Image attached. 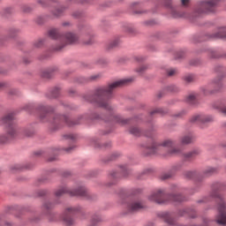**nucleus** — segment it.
<instances>
[{
	"instance_id": "f257e3e1",
	"label": "nucleus",
	"mask_w": 226,
	"mask_h": 226,
	"mask_svg": "<svg viewBox=\"0 0 226 226\" xmlns=\"http://www.w3.org/2000/svg\"><path fill=\"white\" fill-rule=\"evenodd\" d=\"M133 81V79H124L118 81H115L109 84L108 87H101L95 90V93L92 96H86L85 99L90 103H95L98 107H102L106 110H113L112 106L109 103V99L112 98V93L117 87L121 86H126L129 82Z\"/></svg>"
},
{
	"instance_id": "f03ea898",
	"label": "nucleus",
	"mask_w": 226,
	"mask_h": 226,
	"mask_svg": "<svg viewBox=\"0 0 226 226\" xmlns=\"http://www.w3.org/2000/svg\"><path fill=\"white\" fill-rule=\"evenodd\" d=\"M15 116L12 113L5 115L0 119V126L7 127V133L0 134V144H6L8 140L19 136V129L13 124Z\"/></svg>"
},
{
	"instance_id": "7ed1b4c3",
	"label": "nucleus",
	"mask_w": 226,
	"mask_h": 226,
	"mask_svg": "<svg viewBox=\"0 0 226 226\" xmlns=\"http://www.w3.org/2000/svg\"><path fill=\"white\" fill-rule=\"evenodd\" d=\"M148 200L155 202L156 204H167V202H183L185 197L181 194L169 195L163 189H157L154 191L149 196Z\"/></svg>"
},
{
	"instance_id": "20e7f679",
	"label": "nucleus",
	"mask_w": 226,
	"mask_h": 226,
	"mask_svg": "<svg viewBox=\"0 0 226 226\" xmlns=\"http://www.w3.org/2000/svg\"><path fill=\"white\" fill-rule=\"evenodd\" d=\"M49 36L52 40H58L60 45L56 48V50H61L66 45H72V43H77L79 41V36L73 33H67L65 34H61L59 30L56 28H52L49 31Z\"/></svg>"
},
{
	"instance_id": "39448f33",
	"label": "nucleus",
	"mask_w": 226,
	"mask_h": 226,
	"mask_svg": "<svg viewBox=\"0 0 226 226\" xmlns=\"http://www.w3.org/2000/svg\"><path fill=\"white\" fill-rule=\"evenodd\" d=\"M212 196L216 199L218 215L216 222L219 225H226V202L222 194H220V185L213 187Z\"/></svg>"
},
{
	"instance_id": "423d86ee",
	"label": "nucleus",
	"mask_w": 226,
	"mask_h": 226,
	"mask_svg": "<svg viewBox=\"0 0 226 226\" xmlns=\"http://www.w3.org/2000/svg\"><path fill=\"white\" fill-rule=\"evenodd\" d=\"M174 146H176V142L172 139H165L162 143L153 141L151 145L145 147L147 150L146 154H163L165 147H174Z\"/></svg>"
},
{
	"instance_id": "0eeeda50",
	"label": "nucleus",
	"mask_w": 226,
	"mask_h": 226,
	"mask_svg": "<svg viewBox=\"0 0 226 226\" xmlns=\"http://www.w3.org/2000/svg\"><path fill=\"white\" fill-rule=\"evenodd\" d=\"M68 193L71 197H85V199H89V192L86 187H79L77 190H72L66 186L60 187L56 191V197H63V195Z\"/></svg>"
},
{
	"instance_id": "6e6552de",
	"label": "nucleus",
	"mask_w": 226,
	"mask_h": 226,
	"mask_svg": "<svg viewBox=\"0 0 226 226\" xmlns=\"http://www.w3.org/2000/svg\"><path fill=\"white\" fill-rule=\"evenodd\" d=\"M219 2L220 0H208L201 2L199 4L198 8L196 9V13L200 15V13L215 11V10H216V6H218Z\"/></svg>"
},
{
	"instance_id": "1a4fd4ad",
	"label": "nucleus",
	"mask_w": 226,
	"mask_h": 226,
	"mask_svg": "<svg viewBox=\"0 0 226 226\" xmlns=\"http://www.w3.org/2000/svg\"><path fill=\"white\" fill-rule=\"evenodd\" d=\"M80 207H69L65 209L64 222L66 225H72L73 224V218H72V215H75L79 213Z\"/></svg>"
},
{
	"instance_id": "9d476101",
	"label": "nucleus",
	"mask_w": 226,
	"mask_h": 226,
	"mask_svg": "<svg viewBox=\"0 0 226 226\" xmlns=\"http://www.w3.org/2000/svg\"><path fill=\"white\" fill-rule=\"evenodd\" d=\"M144 203L139 200H127L126 208L128 213H135V211H139V209H143Z\"/></svg>"
},
{
	"instance_id": "9b49d317",
	"label": "nucleus",
	"mask_w": 226,
	"mask_h": 226,
	"mask_svg": "<svg viewBox=\"0 0 226 226\" xmlns=\"http://www.w3.org/2000/svg\"><path fill=\"white\" fill-rule=\"evenodd\" d=\"M57 123H65L68 126H75V124H79V121L72 120L70 117L66 116H58L54 119V124H57Z\"/></svg>"
},
{
	"instance_id": "f8f14e48",
	"label": "nucleus",
	"mask_w": 226,
	"mask_h": 226,
	"mask_svg": "<svg viewBox=\"0 0 226 226\" xmlns=\"http://www.w3.org/2000/svg\"><path fill=\"white\" fill-rule=\"evenodd\" d=\"M213 121V117L202 114L194 115L191 117V123H209Z\"/></svg>"
},
{
	"instance_id": "ddd939ff",
	"label": "nucleus",
	"mask_w": 226,
	"mask_h": 226,
	"mask_svg": "<svg viewBox=\"0 0 226 226\" xmlns=\"http://www.w3.org/2000/svg\"><path fill=\"white\" fill-rule=\"evenodd\" d=\"M171 0H167L165 5L170 10V13L174 17V19H179L180 17H185V14L177 11V9L174 6H172V4L170 3Z\"/></svg>"
},
{
	"instance_id": "4468645a",
	"label": "nucleus",
	"mask_w": 226,
	"mask_h": 226,
	"mask_svg": "<svg viewBox=\"0 0 226 226\" xmlns=\"http://www.w3.org/2000/svg\"><path fill=\"white\" fill-rule=\"evenodd\" d=\"M195 140V136L192 133H187L180 138V143L183 146H188V144L193 143Z\"/></svg>"
},
{
	"instance_id": "2eb2a0df",
	"label": "nucleus",
	"mask_w": 226,
	"mask_h": 226,
	"mask_svg": "<svg viewBox=\"0 0 226 226\" xmlns=\"http://www.w3.org/2000/svg\"><path fill=\"white\" fill-rule=\"evenodd\" d=\"M105 121H111L112 123H118V124H126L128 120L123 119L119 115L112 114L109 119H105Z\"/></svg>"
},
{
	"instance_id": "dca6fc26",
	"label": "nucleus",
	"mask_w": 226,
	"mask_h": 226,
	"mask_svg": "<svg viewBox=\"0 0 226 226\" xmlns=\"http://www.w3.org/2000/svg\"><path fill=\"white\" fill-rule=\"evenodd\" d=\"M52 110L54 109L51 107L43 106V105L39 106L41 119H43L45 117H47V114H49V112H52Z\"/></svg>"
},
{
	"instance_id": "f3484780",
	"label": "nucleus",
	"mask_w": 226,
	"mask_h": 226,
	"mask_svg": "<svg viewBox=\"0 0 226 226\" xmlns=\"http://www.w3.org/2000/svg\"><path fill=\"white\" fill-rule=\"evenodd\" d=\"M199 154H200V150L194 149L191 152L185 154L184 158L185 160H193V158H195V156H199Z\"/></svg>"
},
{
	"instance_id": "a211bd4d",
	"label": "nucleus",
	"mask_w": 226,
	"mask_h": 226,
	"mask_svg": "<svg viewBox=\"0 0 226 226\" xmlns=\"http://www.w3.org/2000/svg\"><path fill=\"white\" fill-rule=\"evenodd\" d=\"M211 38H226V27H220Z\"/></svg>"
},
{
	"instance_id": "6ab92c4d",
	"label": "nucleus",
	"mask_w": 226,
	"mask_h": 226,
	"mask_svg": "<svg viewBox=\"0 0 226 226\" xmlns=\"http://www.w3.org/2000/svg\"><path fill=\"white\" fill-rule=\"evenodd\" d=\"M165 93H177L179 92V87L176 85H168L164 87Z\"/></svg>"
},
{
	"instance_id": "aec40b11",
	"label": "nucleus",
	"mask_w": 226,
	"mask_h": 226,
	"mask_svg": "<svg viewBox=\"0 0 226 226\" xmlns=\"http://www.w3.org/2000/svg\"><path fill=\"white\" fill-rule=\"evenodd\" d=\"M163 219L165 220L166 223H169V225H176V221L172 218L170 214L165 213L163 214Z\"/></svg>"
},
{
	"instance_id": "412c9836",
	"label": "nucleus",
	"mask_w": 226,
	"mask_h": 226,
	"mask_svg": "<svg viewBox=\"0 0 226 226\" xmlns=\"http://www.w3.org/2000/svg\"><path fill=\"white\" fill-rule=\"evenodd\" d=\"M186 102L191 105H195L197 103V95L195 94H191L187 96Z\"/></svg>"
},
{
	"instance_id": "4be33fe9",
	"label": "nucleus",
	"mask_w": 226,
	"mask_h": 226,
	"mask_svg": "<svg viewBox=\"0 0 226 226\" xmlns=\"http://www.w3.org/2000/svg\"><path fill=\"white\" fill-rule=\"evenodd\" d=\"M176 170V169L171 170L170 171L167 172V173H163L162 175H161V179L162 181H165V179H170V177H172L174 176V171Z\"/></svg>"
},
{
	"instance_id": "5701e85b",
	"label": "nucleus",
	"mask_w": 226,
	"mask_h": 226,
	"mask_svg": "<svg viewBox=\"0 0 226 226\" xmlns=\"http://www.w3.org/2000/svg\"><path fill=\"white\" fill-rule=\"evenodd\" d=\"M218 172V168L209 167L204 171L205 176H213V174H216Z\"/></svg>"
},
{
	"instance_id": "b1692460",
	"label": "nucleus",
	"mask_w": 226,
	"mask_h": 226,
	"mask_svg": "<svg viewBox=\"0 0 226 226\" xmlns=\"http://www.w3.org/2000/svg\"><path fill=\"white\" fill-rule=\"evenodd\" d=\"M120 41L118 39L111 41L107 46L108 50H110L111 49H116V47H117Z\"/></svg>"
},
{
	"instance_id": "393cba45",
	"label": "nucleus",
	"mask_w": 226,
	"mask_h": 226,
	"mask_svg": "<svg viewBox=\"0 0 226 226\" xmlns=\"http://www.w3.org/2000/svg\"><path fill=\"white\" fill-rule=\"evenodd\" d=\"M64 11V8L63 7H58L56 8L53 11L52 14L54 17H61L63 15V12Z\"/></svg>"
},
{
	"instance_id": "a878e982",
	"label": "nucleus",
	"mask_w": 226,
	"mask_h": 226,
	"mask_svg": "<svg viewBox=\"0 0 226 226\" xmlns=\"http://www.w3.org/2000/svg\"><path fill=\"white\" fill-rule=\"evenodd\" d=\"M54 72H57V68L53 67L49 69L48 71L44 72L42 77L45 79H50V73H54Z\"/></svg>"
},
{
	"instance_id": "bb28decb",
	"label": "nucleus",
	"mask_w": 226,
	"mask_h": 226,
	"mask_svg": "<svg viewBox=\"0 0 226 226\" xmlns=\"http://www.w3.org/2000/svg\"><path fill=\"white\" fill-rule=\"evenodd\" d=\"M129 132L132 135H134V137H140V129L138 127H131Z\"/></svg>"
},
{
	"instance_id": "cd10ccee",
	"label": "nucleus",
	"mask_w": 226,
	"mask_h": 226,
	"mask_svg": "<svg viewBox=\"0 0 226 226\" xmlns=\"http://www.w3.org/2000/svg\"><path fill=\"white\" fill-rule=\"evenodd\" d=\"M184 80L187 82V84H190L195 80V76L193 74H187L184 77Z\"/></svg>"
},
{
	"instance_id": "c85d7f7f",
	"label": "nucleus",
	"mask_w": 226,
	"mask_h": 226,
	"mask_svg": "<svg viewBox=\"0 0 226 226\" xmlns=\"http://www.w3.org/2000/svg\"><path fill=\"white\" fill-rule=\"evenodd\" d=\"M184 177H185V179H193V177H195V172H193V171H185L184 173Z\"/></svg>"
},
{
	"instance_id": "c756f323",
	"label": "nucleus",
	"mask_w": 226,
	"mask_h": 226,
	"mask_svg": "<svg viewBox=\"0 0 226 226\" xmlns=\"http://www.w3.org/2000/svg\"><path fill=\"white\" fill-rule=\"evenodd\" d=\"M119 172H121L122 176L126 177L128 176V168L124 165L119 166Z\"/></svg>"
},
{
	"instance_id": "7c9ffc66",
	"label": "nucleus",
	"mask_w": 226,
	"mask_h": 226,
	"mask_svg": "<svg viewBox=\"0 0 226 226\" xmlns=\"http://www.w3.org/2000/svg\"><path fill=\"white\" fill-rule=\"evenodd\" d=\"M208 54H209V56L212 57L213 59H216V57H220V56L215 49H209Z\"/></svg>"
},
{
	"instance_id": "2f4dec72",
	"label": "nucleus",
	"mask_w": 226,
	"mask_h": 226,
	"mask_svg": "<svg viewBox=\"0 0 226 226\" xmlns=\"http://www.w3.org/2000/svg\"><path fill=\"white\" fill-rule=\"evenodd\" d=\"M168 77H174V75H177V69H170L167 71Z\"/></svg>"
},
{
	"instance_id": "473e14b6",
	"label": "nucleus",
	"mask_w": 226,
	"mask_h": 226,
	"mask_svg": "<svg viewBox=\"0 0 226 226\" xmlns=\"http://www.w3.org/2000/svg\"><path fill=\"white\" fill-rule=\"evenodd\" d=\"M181 153V149L179 148H171L169 150L168 154H179Z\"/></svg>"
},
{
	"instance_id": "72a5a7b5",
	"label": "nucleus",
	"mask_w": 226,
	"mask_h": 226,
	"mask_svg": "<svg viewBox=\"0 0 226 226\" xmlns=\"http://www.w3.org/2000/svg\"><path fill=\"white\" fill-rule=\"evenodd\" d=\"M111 179H117V177H121V173L119 172H117V171H112L110 174H109Z\"/></svg>"
},
{
	"instance_id": "f704fd0d",
	"label": "nucleus",
	"mask_w": 226,
	"mask_h": 226,
	"mask_svg": "<svg viewBox=\"0 0 226 226\" xmlns=\"http://www.w3.org/2000/svg\"><path fill=\"white\" fill-rule=\"evenodd\" d=\"M59 96V88H55L51 91V98H57Z\"/></svg>"
},
{
	"instance_id": "c9c22d12",
	"label": "nucleus",
	"mask_w": 226,
	"mask_h": 226,
	"mask_svg": "<svg viewBox=\"0 0 226 226\" xmlns=\"http://www.w3.org/2000/svg\"><path fill=\"white\" fill-rule=\"evenodd\" d=\"M151 116L154 114H163V109H155L150 112Z\"/></svg>"
},
{
	"instance_id": "e433bc0d",
	"label": "nucleus",
	"mask_w": 226,
	"mask_h": 226,
	"mask_svg": "<svg viewBox=\"0 0 226 226\" xmlns=\"http://www.w3.org/2000/svg\"><path fill=\"white\" fill-rule=\"evenodd\" d=\"M146 70H147V67L145 66V65H141L139 68H138V69L136 70V72H137L138 73H144V72H146Z\"/></svg>"
},
{
	"instance_id": "4c0bfd02",
	"label": "nucleus",
	"mask_w": 226,
	"mask_h": 226,
	"mask_svg": "<svg viewBox=\"0 0 226 226\" xmlns=\"http://www.w3.org/2000/svg\"><path fill=\"white\" fill-rule=\"evenodd\" d=\"M214 86H215L217 88L215 91H218L222 87V81L220 80H214Z\"/></svg>"
},
{
	"instance_id": "58836bf2",
	"label": "nucleus",
	"mask_w": 226,
	"mask_h": 226,
	"mask_svg": "<svg viewBox=\"0 0 226 226\" xmlns=\"http://www.w3.org/2000/svg\"><path fill=\"white\" fill-rule=\"evenodd\" d=\"M64 139H71V140H75V139H77V136H75V134H65Z\"/></svg>"
},
{
	"instance_id": "ea45409f",
	"label": "nucleus",
	"mask_w": 226,
	"mask_h": 226,
	"mask_svg": "<svg viewBox=\"0 0 226 226\" xmlns=\"http://www.w3.org/2000/svg\"><path fill=\"white\" fill-rule=\"evenodd\" d=\"M183 116H186V110H181L177 114H175L176 117H183Z\"/></svg>"
},
{
	"instance_id": "a19ab883",
	"label": "nucleus",
	"mask_w": 226,
	"mask_h": 226,
	"mask_svg": "<svg viewBox=\"0 0 226 226\" xmlns=\"http://www.w3.org/2000/svg\"><path fill=\"white\" fill-rule=\"evenodd\" d=\"M92 220H93L94 223H96V222H100V220H102V217L100 215H94L92 217Z\"/></svg>"
},
{
	"instance_id": "79ce46f5",
	"label": "nucleus",
	"mask_w": 226,
	"mask_h": 226,
	"mask_svg": "<svg viewBox=\"0 0 226 226\" xmlns=\"http://www.w3.org/2000/svg\"><path fill=\"white\" fill-rule=\"evenodd\" d=\"M102 77V74H95L91 76V80H97V79H100Z\"/></svg>"
},
{
	"instance_id": "37998d69",
	"label": "nucleus",
	"mask_w": 226,
	"mask_h": 226,
	"mask_svg": "<svg viewBox=\"0 0 226 226\" xmlns=\"http://www.w3.org/2000/svg\"><path fill=\"white\" fill-rule=\"evenodd\" d=\"M41 45H43V41L42 40H39L36 42H34L35 47H41Z\"/></svg>"
},
{
	"instance_id": "c03bdc74",
	"label": "nucleus",
	"mask_w": 226,
	"mask_h": 226,
	"mask_svg": "<svg viewBox=\"0 0 226 226\" xmlns=\"http://www.w3.org/2000/svg\"><path fill=\"white\" fill-rule=\"evenodd\" d=\"M202 92L204 94H210V93H213V91H209L207 88H202Z\"/></svg>"
},
{
	"instance_id": "a18cd8bd",
	"label": "nucleus",
	"mask_w": 226,
	"mask_h": 226,
	"mask_svg": "<svg viewBox=\"0 0 226 226\" xmlns=\"http://www.w3.org/2000/svg\"><path fill=\"white\" fill-rule=\"evenodd\" d=\"M93 145L94 146V147H100V142L96 141V139L93 140Z\"/></svg>"
},
{
	"instance_id": "49530a36",
	"label": "nucleus",
	"mask_w": 226,
	"mask_h": 226,
	"mask_svg": "<svg viewBox=\"0 0 226 226\" xmlns=\"http://www.w3.org/2000/svg\"><path fill=\"white\" fill-rule=\"evenodd\" d=\"M181 3L183 4V6H187L188 3H190V0H181Z\"/></svg>"
},
{
	"instance_id": "de8ad7c7",
	"label": "nucleus",
	"mask_w": 226,
	"mask_h": 226,
	"mask_svg": "<svg viewBox=\"0 0 226 226\" xmlns=\"http://www.w3.org/2000/svg\"><path fill=\"white\" fill-rule=\"evenodd\" d=\"M86 45H91L93 43V37H90L88 41H85Z\"/></svg>"
},
{
	"instance_id": "09e8293b",
	"label": "nucleus",
	"mask_w": 226,
	"mask_h": 226,
	"mask_svg": "<svg viewBox=\"0 0 226 226\" xmlns=\"http://www.w3.org/2000/svg\"><path fill=\"white\" fill-rule=\"evenodd\" d=\"M44 207H45L46 209H50V207H51L50 203H49V202L45 203V204H44Z\"/></svg>"
},
{
	"instance_id": "8fccbe9b",
	"label": "nucleus",
	"mask_w": 226,
	"mask_h": 226,
	"mask_svg": "<svg viewBox=\"0 0 226 226\" xmlns=\"http://www.w3.org/2000/svg\"><path fill=\"white\" fill-rule=\"evenodd\" d=\"M221 112H222V114H223L224 116H226V107H222V108H221Z\"/></svg>"
},
{
	"instance_id": "3c124183",
	"label": "nucleus",
	"mask_w": 226,
	"mask_h": 226,
	"mask_svg": "<svg viewBox=\"0 0 226 226\" xmlns=\"http://www.w3.org/2000/svg\"><path fill=\"white\" fill-rule=\"evenodd\" d=\"M63 26L66 27V26H72V23H70V21H65L63 23Z\"/></svg>"
},
{
	"instance_id": "603ef678",
	"label": "nucleus",
	"mask_w": 226,
	"mask_h": 226,
	"mask_svg": "<svg viewBox=\"0 0 226 226\" xmlns=\"http://www.w3.org/2000/svg\"><path fill=\"white\" fill-rule=\"evenodd\" d=\"M117 156H119L118 154H113L112 157H111V160H116V158H117Z\"/></svg>"
},
{
	"instance_id": "864d4df0",
	"label": "nucleus",
	"mask_w": 226,
	"mask_h": 226,
	"mask_svg": "<svg viewBox=\"0 0 226 226\" xmlns=\"http://www.w3.org/2000/svg\"><path fill=\"white\" fill-rule=\"evenodd\" d=\"M222 70H223V67H222V66L215 68V72H222Z\"/></svg>"
},
{
	"instance_id": "5fc2aeb1",
	"label": "nucleus",
	"mask_w": 226,
	"mask_h": 226,
	"mask_svg": "<svg viewBox=\"0 0 226 226\" xmlns=\"http://www.w3.org/2000/svg\"><path fill=\"white\" fill-rule=\"evenodd\" d=\"M4 86H6V83L0 82V89H3V87H4Z\"/></svg>"
},
{
	"instance_id": "6e6d98bb",
	"label": "nucleus",
	"mask_w": 226,
	"mask_h": 226,
	"mask_svg": "<svg viewBox=\"0 0 226 226\" xmlns=\"http://www.w3.org/2000/svg\"><path fill=\"white\" fill-rule=\"evenodd\" d=\"M72 15L73 17H79L80 15V12H74Z\"/></svg>"
},
{
	"instance_id": "4d7b16f0",
	"label": "nucleus",
	"mask_w": 226,
	"mask_h": 226,
	"mask_svg": "<svg viewBox=\"0 0 226 226\" xmlns=\"http://www.w3.org/2000/svg\"><path fill=\"white\" fill-rule=\"evenodd\" d=\"M104 147H110V142L106 143V144L104 145Z\"/></svg>"
},
{
	"instance_id": "13d9d810",
	"label": "nucleus",
	"mask_w": 226,
	"mask_h": 226,
	"mask_svg": "<svg viewBox=\"0 0 226 226\" xmlns=\"http://www.w3.org/2000/svg\"><path fill=\"white\" fill-rule=\"evenodd\" d=\"M72 149H73V147H71L69 148L66 149L67 153H70L72 151Z\"/></svg>"
},
{
	"instance_id": "bf43d9fd",
	"label": "nucleus",
	"mask_w": 226,
	"mask_h": 226,
	"mask_svg": "<svg viewBox=\"0 0 226 226\" xmlns=\"http://www.w3.org/2000/svg\"><path fill=\"white\" fill-rule=\"evenodd\" d=\"M41 197L45 195V191H41V192L40 193Z\"/></svg>"
},
{
	"instance_id": "052dcab7",
	"label": "nucleus",
	"mask_w": 226,
	"mask_h": 226,
	"mask_svg": "<svg viewBox=\"0 0 226 226\" xmlns=\"http://www.w3.org/2000/svg\"><path fill=\"white\" fill-rule=\"evenodd\" d=\"M137 61H142V57H136Z\"/></svg>"
},
{
	"instance_id": "680f3d73",
	"label": "nucleus",
	"mask_w": 226,
	"mask_h": 226,
	"mask_svg": "<svg viewBox=\"0 0 226 226\" xmlns=\"http://www.w3.org/2000/svg\"><path fill=\"white\" fill-rule=\"evenodd\" d=\"M49 162H54V159H50Z\"/></svg>"
},
{
	"instance_id": "e2e57ef3",
	"label": "nucleus",
	"mask_w": 226,
	"mask_h": 226,
	"mask_svg": "<svg viewBox=\"0 0 226 226\" xmlns=\"http://www.w3.org/2000/svg\"><path fill=\"white\" fill-rule=\"evenodd\" d=\"M11 94H15V93H13V92H11Z\"/></svg>"
}]
</instances>
